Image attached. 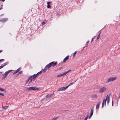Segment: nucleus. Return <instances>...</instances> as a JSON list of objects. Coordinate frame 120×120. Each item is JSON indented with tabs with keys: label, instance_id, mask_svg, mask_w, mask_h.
Segmentation results:
<instances>
[{
	"label": "nucleus",
	"instance_id": "obj_45",
	"mask_svg": "<svg viewBox=\"0 0 120 120\" xmlns=\"http://www.w3.org/2000/svg\"><path fill=\"white\" fill-rule=\"evenodd\" d=\"M60 69H59V70H60Z\"/></svg>",
	"mask_w": 120,
	"mask_h": 120
},
{
	"label": "nucleus",
	"instance_id": "obj_12",
	"mask_svg": "<svg viewBox=\"0 0 120 120\" xmlns=\"http://www.w3.org/2000/svg\"><path fill=\"white\" fill-rule=\"evenodd\" d=\"M8 18H5L2 19L1 20V22H4L6 21H7L8 20Z\"/></svg>",
	"mask_w": 120,
	"mask_h": 120
},
{
	"label": "nucleus",
	"instance_id": "obj_15",
	"mask_svg": "<svg viewBox=\"0 0 120 120\" xmlns=\"http://www.w3.org/2000/svg\"><path fill=\"white\" fill-rule=\"evenodd\" d=\"M31 78H32L31 76L29 77L28 79L26 81V84H27L28 83V82L29 81L31 80Z\"/></svg>",
	"mask_w": 120,
	"mask_h": 120
},
{
	"label": "nucleus",
	"instance_id": "obj_33",
	"mask_svg": "<svg viewBox=\"0 0 120 120\" xmlns=\"http://www.w3.org/2000/svg\"><path fill=\"white\" fill-rule=\"evenodd\" d=\"M76 81H76H75L74 82H72V83H70V84H71V85H72V84H74Z\"/></svg>",
	"mask_w": 120,
	"mask_h": 120
},
{
	"label": "nucleus",
	"instance_id": "obj_29",
	"mask_svg": "<svg viewBox=\"0 0 120 120\" xmlns=\"http://www.w3.org/2000/svg\"><path fill=\"white\" fill-rule=\"evenodd\" d=\"M71 85V84H69V85H68L67 86L65 87L66 89H67L68 88V87L69 86Z\"/></svg>",
	"mask_w": 120,
	"mask_h": 120
},
{
	"label": "nucleus",
	"instance_id": "obj_25",
	"mask_svg": "<svg viewBox=\"0 0 120 120\" xmlns=\"http://www.w3.org/2000/svg\"><path fill=\"white\" fill-rule=\"evenodd\" d=\"M8 106H4L3 107H2V108L3 109H7V108L8 107Z\"/></svg>",
	"mask_w": 120,
	"mask_h": 120
},
{
	"label": "nucleus",
	"instance_id": "obj_44",
	"mask_svg": "<svg viewBox=\"0 0 120 120\" xmlns=\"http://www.w3.org/2000/svg\"><path fill=\"white\" fill-rule=\"evenodd\" d=\"M88 42H89V41H88L87 42V43H88Z\"/></svg>",
	"mask_w": 120,
	"mask_h": 120
},
{
	"label": "nucleus",
	"instance_id": "obj_32",
	"mask_svg": "<svg viewBox=\"0 0 120 120\" xmlns=\"http://www.w3.org/2000/svg\"><path fill=\"white\" fill-rule=\"evenodd\" d=\"M18 72V71H17V70H16L13 73L14 74H15L16 73H17V72Z\"/></svg>",
	"mask_w": 120,
	"mask_h": 120
},
{
	"label": "nucleus",
	"instance_id": "obj_11",
	"mask_svg": "<svg viewBox=\"0 0 120 120\" xmlns=\"http://www.w3.org/2000/svg\"><path fill=\"white\" fill-rule=\"evenodd\" d=\"M69 56V55L68 56L64 59L63 61L64 63H65L68 59Z\"/></svg>",
	"mask_w": 120,
	"mask_h": 120
},
{
	"label": "nucleus",
	"instance_id": "obj_2",
	"mask_svg": "<svg viewBox=\"0 0 120 120\" xmlns=\"http://www.w3.org/2000/svg\"><path fill=\"white\" fill-rule=\"evenodd\" d=\"M110 94H109V95H107L106 97V98L105 99V100L104 99L103 100V101L102 103V107H103L104 106V103H105V105L106 104V101H107V103L108 104L109 101H110Z\"/></svg>",
	"mask_w": 120,
	"mask_h": 120
},
{
	"label": "nucleus",
	"instance_id": "obj_31",
	"mask_svg": "<svg viewBox=\"0 0 120 120\" xmlns=\"http://www.w3.org/2000/svg\"><path fill=\"white\" fill-rule=\"evenodd\" d=\"M45 24V23L44 22H42V25L43 26Z\"/></svg>",
	"mask_w": 120,
	"mask_h": 120
},
{
	"label": "nucleus",
	"instance_id": "obj_18",
	"mask_svg": "<svg viewBox=\"0 0 120 120\" xmlns=\"http://www.w3.org/2000/svg\"><path fill=\"white\" fill-rule=\"evenodd\" d=\"M71 70L70 69L68 71L66 72H64L63 73V74L64 75H65L66 74L68 73V72H69Z\"/></svg>",
	"mask_w": 120,
	"mask_h": 120
},
{
	"label": "nucleus",
	"instance_id": "obj_40",
	"mask_svg": "<svg viewBox=\"0 0 120 120\" xmlns=\"http://www.w3.org/2000/svg\"><path fill=\"white\" fill-rule=\"evenodd\" d=\"M93 38H92L91 40V42H92Z\"/></svg>",
	"mask_w": 120,
	"mask_h": 120
},
{
	"label": "nucleus",
	"instance_id": "obj_3",
	"mask_svg": "<svg viewBox=\"0 0 120 120\" xmlns=\"http://www.w3.org/2000/svg\"><path fill=\"white\" fill-rule=\"evenodd\" d=\"M12 71V70H10L6 71L4 74H3L2 75V77L1 79L2 80L4 79L8 75V74Z\"/></svg>",
	"mask_w": 120,
	"mask_h": 120
},
{
	"label": "nucleus",
	"instance_id": "obj_17",
	"mask_svg": "<svg viewBox=\"0 0 120 120\" xmlns=\"http://www.w3.org/2000/svg\"><path fill=\"white\" fill-rule=\"evenodd\" d=\"M36 75L34 74V75H33L31 76V77L32 78H33V79H34V80L36 78H35V77H36Z\"/></svg>",
	"mask_w": 120,
	"mask_h": 120
},
{
	"label": "nucleus",
	"instance_id": "obj_28",
	"mask_svg": "<svg viewBox=\"0 0 120 120\" xmlns=\"http://www.w3.org/2000/svg\"><path fill=\"white\" fill-rule=\"evenodd\" d=\"M100 37V35L99 34L97 37V40H98V39Z\"/></svg>",
	"mask_w": 120,
	"mask_h": 120
},
{
	"label": "nucleus",
	"instance_id": "obj_21",
	"mask_svg": "<svg viewBox=\"0 0 120 120\" xmlns=\"http://www.w3.org/2000/svg\"><path fill=\"white\" fill-rule=\"evenodd\" d=\"M64 75V74L63 73V74H59V75H57V77H60V76H63Z\"/></svg>",
	"mask_w": 120,
	"mask_h": 120
},
{
	"label": "nucleus",
	"instance_id": "obj_41",
	"mask_svg": "<svg viewBox=\"0 0 120 120\" xmlns=\"http://www.w3.org/2000/svg\"><path fill=\"white\" fill-rule=\"evenodd\" d=\"M112 106H113V101H112Z\"/></svg>",
	"mask_w": 120,
	"mask_h": 120
},
{
	"label": "nucleus",
	"instance_id": "obj_46",
	"mask_svg": "<svg viewBox=\"0 0 120 120\" xmlns=\"http://www.w3.org/2000/svg\"><path fill=\"white\" fill-rule=\"evenodd\" d=\"M0 21H1V20H0Z\"/></svg>",
	"mask_w": 120,
	"mask_h": 120
},
{
	"label": "nucleus",
	"instance_id": "obj_4",
	"mask_svg": "<svg viewBox=\"0 0 120 120\" xmlns=\"http://www.w3.org/2000/svg\"><path fill=\"white\" fill-rule=\"evenodd\" d=\"M116 79V77H111L109 78L107 80L106 82L105 83H107L109 82L112 81H113L115 80Z\"/></svg>",
	"mask_w": 120,
	"mask_h": 120
},
{
	"label": "nucleus",
	"instance_id": "obj_10",
	"mask_svg": "<svg viewBox=\"0 0 120 120\" xmlns=\"http://www.w3.org/2000/svg\"><path fill=\"white\" fill-rule=\"evenodd\" d=\"M8 64V63L7 62L5 63H4L3 64H2L1 66H0V68H2L4 67L5 65H7Z\"/></svg>",
	"mask_w": 120,
	"mask_h": 120
},
{
	"label": "nucleus",
	"instance_id": "obj_26",
	"mask_svg": "<svg viewBox=\"0 0 120 120\" xmlns=\"http://www.w3.org/2000/svg\"><path fill=\"white\" fill-rule=\"evenodd\" d=\"M88 116H86V117L85 118L84 120H87V119H88Z\"/></svg>",
	"mask_w": 120,
	"mask_h": 120
},
{
	"label": "nucleus",
	"instance_id": "obj_20",
	"mask_svg": "<svg viewBox=\"0 0 120 120\" xmlns=\"http://www.w3.org/2000/svg\"><path fill=\"white\" fill-rule=\"evenodd\" d=\"M41 72H42V70L40 71H39V72H38L36 74V77H35V78H36V77H37V76L38 75H39V74H40V73H41Z\"/></svg>",
	"mask_w": 120,
	"mask_h": 120
},
{
	"label": "nucleus",
	"instance_id": "obj_8",
	"mask_svg": "<svg viewBox=\"0 0 120 120\" xmlns=\"http://www.w3.org/2000/svg\"><path fill=\"white\" fill-rule=\"evenodd\" d=\"M67 89L66 87H61L59 89H58V91H64V90H66Z\"/></svg>",
	"mask_w": 120,
	"mask_h": 120
},
{
	"label": "nucleus",
	"instance_id": "obj_43",
	"mask_svg": "<svg viewBox=\"0 0 120 120\" xmlns=\"http://www.w3.org/2000/svg\"><path fill=\"white\" fill-rule=\"evenodd\" d=\"M2 51V50H0V53Z\"/></svg>",
	"mask_w": 120,
	"mask_h": 120
},
{
	"label": "nucleus",
	"instance_id": "obj_13",
	"mask_svg": "<svg viewBox=\"0 0 120 120\" xmlns=\"http://www.w3.org/2000/svg\"><path fill=\"white\" fill-rule=\"evenodd\" d=\"M100 102H99L97 104V105L96 106V109H97L99 108V106L100 105Z\"/></svg>",
	"mask_w": 120,
	"mask_h": 120
},
{
	"label": "nucleus",
	"instance_id": "obj_19",
	"mask_svg": "<svg viewBox=\"0 0 120 120\" xmlns=\"http://www.w3.org/2000/svg\"><path fill=\"white\" fill-rule=\"evenodd\" d=\"M71 70L70 69L68 71L66 72H64L63 73V74L64 75H65L66 74L68 73V72H69Z\"/></svg>",
	"mask_w": 120,
	"mask_h": 120
},
{
	"label": "nucleus",
	"instance_id": "obj_35",
	"mask_svg": "<svg viewBox=\"0 0 120 120\" xmlns=\"http://www.w3.org/2000/svg\"><path fill=\"white\" fill-rule=\"evenodd\" d=\"M21 69V68H19L17 70V71H18V72Z\"/></svg>",
	"mask_w": 120,
	"mask_h": 120
},
{
	"label": "nucleus",
	"instance_id": "obj_24",
	"mask_svg": "<svg viewBox=\"0 0 120 120\" xmlns=\"http://www.w3.org/2000/svg\"><path fill=\"white\" fill-rule=\"evenodd\" d=\"M77 53L76 51H75L73 54V58H74L75 57V55Z\"/></svg>",
	"mask_w": 120,
	"mask_h": 120
},
{
	"label": "nucleus",
	"instance_id": "obj_9",
	"mask_svg": "<svg viewBox=\"0 0 120 120\" xmlns=\"http://www.w3.org/2000/svg\"><path fill=\"white\" fill-rule=\"evenodd\" d=\"M106 88L105 87H103L101 88V89L100 91H99L100 92H104L106 90Z\"/></svg>",
	"mask_w": 120,
	"mask_h": 120
},
{
	"label": "nucleus",
	"instance_id": "obj_47",
	"mask_svg": "<svg viewBox=\"0 0 120 120\" xmlns=\"http://www.w3.org/2000/svg\"><path fill=\"white\" fill-rule=\"evenodd\" d=\"M2 6H3V5H2Z\"/></svg>",
	"mask_w": 120,
	"mask_h": 120
},
{
	"label": "nucleus",
	"instance_id": "obj_6",
	"mask_svg": "<svg viewBox=\"0 0 120 120\" xmlns=\"http://www.w3.org/2000/svg\"><path fill=\"white\" fill-rule=\"evenodd\" d=\"M27 89L29 90H38L39 88H37L35 87L31 86L29 88H27Z\"/></svg>",
	"mask_w": 120,
	"mask_h": 120
},
{
	"label": "nucleus",
	"instance_id": "obj_42",
	"mask_svg": "<svg viewBox=\"0 0 120 120\" xmlns=\"http://www.w3.org/2000/svg\"><path fill=\"white\" fill-rule=\"evenodd\" d=\"M3 8L2 7L0 8V10L1 9H2Z\"/></svg>",
	"mask_w": 120,
	"mask_h": 120
},
{
	"label": "nucleus",
	"instance_id": "obj_37",
	"mask_svg": "<svg viewBox=\"0 0 120 120\" xmlns=\"http://www.w3.org/2000/svg\"><path fill=\"white\" fill-rule=\"evenodd\" d=\"M50 4V3L49 2H48L47 3V4L48 5H49V4Z\"/></svg>",
	"mask_w": 120,
	"mask_h": 120
},
{
	"label": "nucleus",
	"instance_id": "obj_16",
	"mask_svg": "<svg viewBox=\"0 0 120 120\" xmlns=\"http://www.w3.org/2000/svg\"><path fill=\"white\" fill-rule=\"evenodd\" d=\"M92 97L94 98H97V95L95 94H94L92 96Z\"/></svg>",
	"mask_w": 120,
	"mask_h": 120
},
{
	"label": "nucleus",
	"instance_id": "obj_23",
	"mask_svg": "<svg viewBox=\"0 0 120 120\" xmlns=\"http://www.w3.org/2000/svg\"><path fill=\"white\" fill-rule=\"evenodd\" d=\"M59 118L58 117H56L55 118H53L52 120H56L57 119Z\"/></svg>",
	"mask_w": 120,
	"mask_h": 120
},
{
	"label": "nucleus",
	"instance_id": "obj_36",
	"mask_svg": "<svg viewBox=\"0 0 120 120\" xmlns=\"http://www.w3.org/2000/svg\"><path fill=\"white\" fill-rule=\"evenodd\" d=\"M4 59H2L1 60H0V62L2 61H4Z\"/></svg>",
	"mask_w": 120,
	"mask_h": 120
},
{
	"label": "nucleus",
	"instance_id": "obj_22",
	"mask_svg": "<svg viewBox=\"0 0 120 120\" xmlns=\"http://www.w3.org/2000/svg\"><path fill=\"white\" fill-rule=\"evenodd\" d=\"M0 90L1 91H5V89H4L2 88H1L0 87Z\"/></svg>",
	"mask_w": 120,
	"mask_h": 120
},
{
	"label": "nucleus",
	"instance_id": "obj_7",
	"mask_svg": "<svg viewBox=\"0 0 120 120\" xmlns=\"http://www.w3.org/2000/svg\"><path fill=\"white\" fill-rule=\"evenodd\" d=\"M93 108H92L91 109V111L90 112V115L89 117V119H90L93 114Z\"/></svg>",
	"mask_w": 120,
	"mask_h": 120
},
{
	"label": "nucleus",
	"instance_id": "obj_5",
	"mask_svg": "<svg viewBox=\"0 0 120 120\" xmlns=\"http://www.w3.org/2000/svg\"><path fill=\"white\" fill-rule=\"evenodd\" d=\"M116 79V77H111L109 78L107 80L106 82L105 83H107L109 82L112 81H113L115 80Z\"/></svg>",
	"mask_w": 120,
	"mask_h": 120
},
{
	"label": "nucleus",
	"instance_id": "obj_39",
	"mask_svg": "<svg viewBox=\"0 0 120 120\" xmlns=\"http://www.w3.org/2000/svg\"><path fill=\"white\" fill-rule=\"evenodd\" d=\"M5 0H0V1H2L3 2H4V1Z\"/></svg>",
	"mask_w": 120,
	"mask_h": 120
},
{
	"label": "nucleus",
	"instance_id": "obj_14",
	"mask_svg": "<svg viewBox=\"0 0 120 120\" xmlns=\"http://www.w3.org/2000/svg\"><path fill=\"white\" fill-rule=\"evenodd\" d=\"M53 95V94H48L46 96V97L47 98H49L52 96Z\"/></svg>",
	"mask_w": 120,
	"mask_h": 120
},
{
	"label": "nucleus",
	"instance_id": "obj_30",
	"mask_svg": "<svg viewBox=\"0 0 120 120\" xmlns=\"http://www.w3.org/2000/svg\"><path fill=\"white\" fill-rule=\"evenodd\" d=\"M47 7L48 8H50V5H48Z\"/></svg>",
	"mask_w": 120,
	"mask_h": 120
},
{
	"label": "nucleus",
	"instance_id": "obj_27",
	"mask_svg": "<svg viewBox=\"0 0 120 120\" xmlns=\"http://www.w3.org/2000/svg\"><path fill=\"white\" fill-rule=\"evenodd\" d=\"M33 79H31V80H30L29 81V83H31L32 82V81H33Z\"/></svg>",
	"mask_w": 120,
	"mask_h": 120
},
{
	"label": "nucleus",
	"instance_id": "obj_34",
	"mask_svg": "<svg viewBox=\"0 0 120 120\" xmlns=\"http://www.w3.org/2000/svg\"><path fill=\"white\" fill-rule=\"evenodd\" d=\"M4 95L3 93L0 92V95L4 96Z\"/></svg>",
	"mask_w": 120,
	"mask_h": 120
},
{
	"label": "nucleus",
	"instance_id": "obj_1",
	"mask_svg": "<svg viewBox=\"0 0 120 120\" xmlns=\"http://www.w3.org/2000/svg\"><path fill=\"white\" fill-rule=\"evenodd\" d=\"M57 64V62H52L49 64H47L46 66L44 68L43 70V71L45 72L46 71V70L49 68L51 66H52L53 67H55Z\"/></svg>",
	"mask_w": 120,
	"mask_h": 120
},
{
	"label": "nucleus",
	"instance_id": "obj_38",
	"mask_svg": "<svg viewBox=\"0 0 120 120\" xmlns=\"http://www.w3.org/2000/svg\"><path fill=\"white\" fill-rule=\"evenodd\" d=\"M22 72V71H20L19 72L18 74H20Z\"/></svg>",
	"mask_w": 120,
	"mask_h": 120
}]
</instances>
